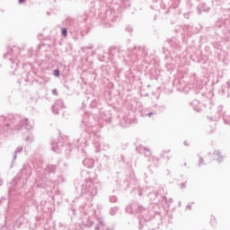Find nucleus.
Returning a JSON list of instances; mask_svg holds the SVG:
<instances>
[{"label":"nucleus","mask_w":230,"mask_h":230,"mask_svg":"<svg viewBox=\"0 0 230 230\" xmlns=\"http://www.w3.org/2000/svg\"><path fill=\"white\" fill-rule=\"evenodd\" d=\"M81 127L84 128L86 132H93V136H98V131L94 129V127H93V124L91 123V114H84Z\"/></svg>","instance_id":"obj_6"},{"label":"nucleus","mask_w":230,"mask_h":230,"mask_svg":"<svg viewBox=\"0 0 230 230\" xmlns=\"http://www.w3.org/2000/svg\"><path fill=\"white\" fill-rule=\"evenodd\" d=\"M132 53H133V55H136V57L139 56L140 53H142V55H144V57H146V55H148V53L145 49V47H135L132 49Z\"/></svg>","instance_id":"obj_16"},{"label":"nucleus","mask_w":230,"mask_h":230,"mask_svg":"<svg viewBox=\"0 0 230 230\" xmlns=\"http://www.w3.org/2000/svg\"><path fill=\"white\" fill-rule=\"evenodd\" d=\"M213 155H214V158L217 161V163H222V161H224V156L220 155L219 150H216Z\"/></svg>","instance_id":"obj_21"},{"label":"nucleus","mask_w":230,"mask_h":230,"mask_svg":"<svg viewBox=\"0 0 230 230\" xmlns=\"http://www.w3.org/2000/svg\"><path fill=\"white\" fill-rule=\"evenodd\" d=\"M127 57H128V55L127 54V51L125 50H119V58H123V60H127Z\"/></svg>","instance_id":"obj_24"},{"label":"nucleus","mask_w":230,"mask_h":230,"mask_svg":"<svg viewBox=\"0 0 230 230\" xmlns=\"http://www.w3.org/2000/svg\"><path fill=\"white\" fill-rule=\"evenodd\" d=\"M18 194H9L10 199H13V197H17Z\"/></svg>","instance_id":"obj_45"},{"label":"nucleus","mask_w":230,"mask_h":230,"mask_svg":"<svg viewBox=\"0 0 230 230\" xmlns=\"http://www.w3.org/2000/svg\"><path fill=\"white\" fill-rule=\"evenodd\" d=\"M54 76H60V70L55 69L53 72Z\"/></svg>","instance_id":"obj_36"},{"label":"nucleus","mask_w":230,"mask_h":230,"mask_svg":"<svg viewBox=\"0 0 230 230\" xmlns=\"http://www.w3.org/2000/svg\"><path fill=\"white\" fill-rule=\"evenodd\" d=\"M37 172L36 185L38 188H51V186H53V181L51 180H48V178L44 176V172H40V169L38 168Z\"/></svg>","instance_id":"obj_5"},{"label":"nucleus","mask_w":230,"mask_h":230,"mask_svg":"<svg viewBox=\"0 0 230 230\" xmlns=\"http://www.w3.org/2000/svg\"><path fill=\"white\" fill-rule=\"evenodd\" d=\"M105 228V222H103V220H100L99 224L97 225V226L95 227V230H103Z\"/></svg>","instance_id":"obj_28"},{"label":"nucleus","mask_w":230,"mask_h":230,"mask_svg":"<svg viewBox=\"0 0 230 230\" xmlns=\"http://www.w3.org/2000/svg\"><path fill=\"white\" fill-rule=\"evenodd\" d=\"M191 205L190 204H189V205H187V207H186V209H189V211H191Z\"/></svg>","instance_id":"obj_46"},{"label":"nucleus","mask_w":230,"mask_h":230,"mask_svg":"<svg viewBox=\"0 0 230 230\" xmlns=\"http://www.w3.org/2000/svg\"><path fill=\"white\" fill-rule=\"evenodd\" d=\"M161 155V157H164L163 155Z\"/></svg>","instance_id":"obj_61"},{"label":"nucleus","mask_w":230,"mask_h":230,"mask_svg":"<svg viewBox=\"0 0 230 230\" xmlns=\"http://www.w3.org/2000/svg\"><path fill=\"white\" fill-rule=\"evenodd\" d=\"M153 161H155L157 163V161H159L158 157H153Z\"/></svg>","instance_id":"obj_51"},{"label":"nucleus","mask_w":230,"mask_h":230,"mask_svg":"<svg viewBox=\"0 0 230 230\" xmlns=\"http://www.w3.org/2000/svg\"><path fill=\"white\" fill-rule=\"evenodd\" d=\"M183 145H184L185 146H190V144H188V141H184Z\"/></svg>","instance_id":"obj_50"},{"label":"nucleus","mask_w":230,"mask_h":230,"mask_svg":"<svg viewBox=\"0 0 230 230\" xmlns=\"http://www.w3.org/2000/svg\"><path fill=\"white\" fill-rule=\"evenodd\" d=\"M33 120H29L27 118L20 119L13 117V115H10L5 119V122H4L3 127L10 128V130H22L23 127L27 130H31V128H33Z\"/></svg>","instance_id":"obj_1"},{"label":"nucleus","mask_w":230,"mask_h":230,"mask_svg":"<svg viewBox=\"0 0 230 230\" xmlns=\"http://www.w3.org/2000/svg\"><path fill=\"white\" fill-rule=\"evenodd\" d=\"M190 28V25H184L183 30H188Z\"/></svg>","instance_id":"obj_49"},{"label":"nucleus","mask_w":230,"mask_h":230,"mask_svg":"<svg viewBox=\"0 0 230 230\" xmlns=\"http://www.w3.org/2000/svg\"><path fill=\"white\" fill-rule=\"evenodd\" d=\"M83 164L85 168H93L94 166V160L93 158H85L83 161Z\"/></svg>","instance_id":"obj_19"},{"label":"nucleus","mask_w":230,"mask_h":230,"mask_svg":"<svg viewBox=\"0 0 230 230\" xmlns=\"http://www.w3.org/2000/svg\"><path fill=\"white\" fill-rule=\"evenodd\" d=\"M21 152H22V146H18L15 150V152L13 153V161H15L17 159V154H21Z\"/></svg>","instance_id":"obj_27"},{"label":"nucleus","mask_w":230,"mask_h":230,"mask_svg":"<svg viewBox=\"0 0 230 230\" xmlns=\"http://www.w3.org/2000/svg\"><path fill=\"white\" fill-rule=\"evenodd\" d=\"M61 33L63 37H67V28H62Z\"/></svg>","instance_id":"obj_32"},{"label":"nucleus","mask_w":230,"mask_h":230,"mask_svg":"<svg viewBox=\"0 0 230 230\" xmlns=\"http://www.w3.org/2000/svg\"><path fill=\"white\" fill-rule=\"evenodd\" d=\"M109 148H111V146H109V145H104L103 146V150H109Z\"/></svg>","instance_id":"obj_42"},{"label":"nucleus","mask_w":230,"mask_h":230,"mask_svg":"<svg viewBox=\"0 0 230 230\" xmlns=\"http://www.w3.org/2000/svg\"><path fill=\"white\" fill-rule=\"evenodd\" d=\"M169 44L172 46V48H179L181 41H179V40L176 38H172L171 40H169Z\"/></svg>","instance_id":"obj_22"},{"label":"nucleus","mask_w":230,"mask_h":230,"mask_svg":"<svg viewBox=\"0 0 230 230\" xmlns=\"http://www.w3.org/2000/svg\"><path fill=\"white\" fill-rule=\"evenodd\" d=\"M40 166H42V164H40Z\"/></svg>","instance_id":"obj_60"},{"label":"nucleus","mask_w":230,"mask_h":230,"mask_svg":"<svg viewBox=\"0 0 230 230\" xmlns=\"http://www.w3.org/2000/svg\"><path fill=\"white\" fill-rule=\"evenodd\" d=\"M31 167L30 164H24L20 172V177L27 181L31 176Z\"/></svg>","instance_id":"obj_10"},{"label":"nucleus","mask_w":230,"mask_h":230,"mask_svg":"<svg viewBox=\"0 0 230 230\" xmlns=\"http://www.w3.org/2000/svg\"><path fill=\"white\" fill-rule=\"evenodd\" d=\"M226 117V111H224V106L219 105L217 110V115L214 117H208L210 121H218L220 118Z\"/></svg>","instance_id":"obj_11"},{"label":"nucleus","mask_w":230,"mask_h":230,"mask_svg":"<svg viewBox=\"0 0 230 230\" xmlns=\"http://www.w3.org/2000/svg\"><path fill=\"white\" fill-rule=\"evenodd\" d=\"M58 164L60 168H62V170H67V164L62 161H59Z\"/></svg>","instance_id":"obj_31"},{"label":"nucleus","mask_w":230,"mask_h":230,"mask_svg":"<svg viewBox=\"0 0 230 230\" xmlns=\"http://www.w3.org/2000/svg\"><path fill=\"white\" fill-rule=\"evenodd\" d=\"M98 190H102V184L100 182H93V180L86 177L85 183L81 187V195L87 200H93L98 195Z\"/></svg>","instance_id":"obj_2"},{"label":"nucleus","mask_w":230,"mask_h":230,"mask_svg":"<svg viewBox=\"0 0 230 230\" xmlns=\"http://www.w3.org/2000/svg\"><path fill=\"white\" fill-rule=\"evenodd\" d=\"M93 146L96 148L95 152H100V148H102V143H100V140L93 142Z\"/></svg>","instance_id":"obj_26"},{"label":"nucleus","mask_w":230,"mask_h":230,"mask_svg":"<svg viewBox=\"0 0 230 230\" xmlns=\"http://www.w3.org/2000/svg\"><path fill=\"white\" fill-rule=\"evenodd\" d=\"M96 137V135H93V132H87L84 131V133L81 136V137L76 139V146H87L89 145V140L91 139V137Z\"/></svg>","instance_id":"obj_8"},{"label":"nucleus","mask_w":230,"mask_h":230,"mask_svg":"<svg viewBox=\"0 0 230 230\" xmlns=\"http://www.w3.org/2000/svg\"><path fill=\"white\" fill-rule=\"evenodd\" d=\"M27 57H29L30 58H31L33 57V49H28Z\"/></svg>","instance_id":"obj_34"},{"label":"nucleus","mask_w":230,"mask_h":230,"mask_svg":"<svg viewBox=\"0 0 230 230\" xmlns=\"http://www.w3.org/2000/svg\"><path fill=\"white\" fill-rule=\"evenodd\" d=\"M3 185V180H1V178H0V186H2Z\"/></svg>","instance_id":"obj_56"},{"label":"nucleus","mask_w":230,"mask_h":230,"mask_svg":"<svg viewBox=\"0 0 230 230\" xmlns=\"http://www.w3.org/2000/svg\"><path fill=\"white\" fill-rule=\"evenodd\" d=\"M84 175H89V172L82 171V176H84Z\"/></svg>","instance_id":"obj_44"},{"label":"nucleus","mask_w":230,"mask_h":230,"mask_svg":"<svg viewBox=\"0 0 230 230\" xmlns=\"http://www.w3.org/2000/svg\"><path fill=\"white\" fill-rule=\"evenodd\" d=\"M110 202H118V198L116 196L110 197Z\"/></svg>","instance_id":"obj_35"},{"label":"nucleus","mask_w":230,"mask_h":230,"mask_svg":"<svg viewBox=\"0 0 230 230\" xmlns=\"http://www.w3.org/2000/svg\"><path fill=\"white\" fill-rule=\"evenodd\" d=\"M154 166L157 167V166H158V164H154Z\"/></svg>","instance_id":"obj_57"},{"label":"nucleus","mask_w":230,"mask_h":230,"mask_svg":"<svg viewBox=\"0 0 230 230\" xmlns=\"http://www.w3.org/2000/svg\"><path fill=\"white\" fill-rule=\"evenodd\" d=\"M180 188H181V190H184V188H186V182L181 183Z\"/></svg>","instance_id":"obj_41"},{"label":"nucleus","mask_w":230,"mask_h":230,"mask_svg":"<svg viewBox=\"0 0 230 230\" xmlns=\"http://www.w3.org/2000/svg\"><path fill=\"white\" fill-rule=\"evenodd\" d=\"M119 125H121V127H129L132 125V119H130L127 115H122L120 117Z\"/></svg>","instance_id":"obj_15"},{"label":"nucleus","mask_w":230,"mask_h":230,"mask_svg":"<svg viewBox=\"0 0 230 230\" xmlns=\"http://www.w3.org/2000/svg\"><path fill=\"white\" fill-rule=\"evenodd\" d=\"M181 202L180 201V202H179V206H181Z\"/></svg>","instance_id":"obj_58"},{"label":"nucleus","mask_w":230,"mask_h":230,"mask_svg":"<svg viewBox=\"0 0 230 230\" xmlns=\"http://www.w3.org/2000/svg\"><path fill=\"white\" fill-rule=\"evenodd\" d=\"M119 163H125V156L120 155V159L119 160Z\"/></svg>","instance_id":"obj_40"},{"label":"nucleus","mask_w":230,"mask_h":230,"mask_svg":"<svg viewBox=\"0 0 230 230\" xmlns=\"http://www.w3.org/2000/svg\"><path fill=\"white\" fill-rule=\"evenodd\" d=\"M56 170H57V166L53 164H49L47 166V172H49V173H55Z\"/></svg>","instance_id":"obj_25"},{"label":"nucleus","mask_w":230,"mask_h":230,"mask_svg":"<svg viewBox=\"0 0 230 230\" xmlns=\"http://www.w3.org/2000/svg\"><path fill=\"white\" fill-rule=\"evenodd\" d=\"M161 112V106L155 105V108L151 109V111L147 113H144V116L147 118H153V116H157Z\"/></svg>","instance_id":"obj_13"},{"label":"nucleus","mask_w":230,"mask_h":230,"mask_svg":"<svg viewBox=\"0 0 230 230\" xmlns=\"http://www.w3.org/2000/svg\"><path fill=\"white\" fill-rule=\"evenodd\" d=\"M100 102V99L93 94H89L86 97V100H84L82 103V109H85L87 105H89L92 109H94L98 105V102Z\"/></svg>","instance_id":"obj_9"},{"label":"nucleus","mask_w":230,"mask_h":230,"mask_svg":"<svg viewBox=\"0 0 230 230\" xmlns=\"http://www.w3.org/2000/svg\"><path fill=\"white\" fill-rule=\"evenodd\" d=\"M146 210V208L139 205L137 201H132L128 207H126L127 213H129L131 215L145 213Z\"/></svg>","instance_id":"obj_7"},{"label":"nucleus","mask_w":230,"mask_h":230,"mask_svg":"<svg viewBox=\"0 0 230 230\" xmlns=\"http://www.w3.org/2000/svg\"><path fill=\"white\" fill-rule=\"evenodd\" d=\"M17 55H21V50L17 47L9 49L8 51L4 54V58L11 62L13 69H17L19 66V59H17L19 56Z\"/></svg>","instance_id":"obj_4"},{"label":"nucleus","mask_w":230,"mask_h":230,"mask_svg":"<svg viewBox=\"0 0 230 230\" xmlns=\"http://www.w3.org/2000/svg\"><path fill=\"white\" fill-rule=\"evenodd\" d=\"M26 0H18V3L20 4H22V3H24Z\"/></svg>","instance_id":"obj_48"},{"label":"nucleus","mask_w":230,"mask_h":230,"mask_svg":"<svg viewBox=\"0 0 230 230\" xmlns=\"http://www.w3.org/2000/svg\"><path fill=\"white\" fill-rule=\"evenodd\" d=\"M148 197L151 200V202H157V197H159V192L155 191V192H151L148 194Z\"/></svg>","instance_id":"obj_23"},{"label":"nucleus","mask_w":230,"mask_h":230,"mask_svg":"<svg viewBox=\"0 0 230 230\" xmlns=\"http://www.w3.org/2000/svg\"><path fill=\"white\" fill-rule=\"evenodd\" d=\"M202 163H204V158L200 157L199 166H201Z\"/></svg>","instance_id":"obj_43"},{"label":"nucleus","mask_w":230,"mask_h":230,"mask_svg":"<svg viewBox=\"0 0 230 230\" xmlns=\"http://www.w3.org/2000/svg\"><path fill=\"white\" fill-rule=\"evenodd\" d=\"M172 156H166L167 161H170Z\"/></svg>","instance_id":"obj_55"},{"label":"nucleus","mask_w":230,"mask_h":230,"mask_svg":"<svg viewBox=\"0 0 230 230\" xmlns=\"http://www.w3.org/2000/svg\"><path fill=\"white\" fill-rule=\"evenodd\" d=\"M164 200L169 204H172L173 202V199H169V200L166 199V197H163Z\"/></svg>","instance_id":"obj_37"},{"label":"nucleus","mask_w":230,"mask_h":230,"mask_svg":"<svg viewBox=\"0 0 230 230\" xmlns=\"http://www.w3.org/2000/svg\"><path fill=\"white\" fill-rule=\"evenodd\" d=\"M97 208H98V209H102V204H98Z\"/></svg>","instance_id":"obj_52"},{"label":"nucleus","mask_w":230,"mask_h":230,"mask_svg":"<svg viewBox=\"0 0 230 230\" xmlns=\"http://www.w3.org/2000/svg\"><path fill=\"white\" fill-rule=\"evenodd\" d=\"M136 150L137 152H138V154H144L146 157H150V155H152V152L150 151V149L143 146H137Z\"/></svg>","instance_id":"obj_14"},{"label":"nucleus","mask_w":230,"mask_h":230,"mask_svg":"<svg viewBox=\"0 0 230 230\" xmlns=\"http://www.w3.org/2000/svg\"><path fill=\"white\" fill-rule=\"evenodd\" d=\"M190 105L194 111H196V112H200V111H202V107H200V102L197 100L190 102Z\"/></svg>","instance_id":"obj_18"},{"label":"nucleus","mask_w":230,"mask_h":230,"mask_svg":"<svg viewBox=\"0 0 230 230\" xmlns=\"http://www.w3.org/2000/svg\"><path fill=\"white\" fill-rule=\"evenodd\" d=\"M138 229H143V225H141V222H139Z\"/></svg>","instance_id":"obj_53"},{"label":"nucleus","mask_w":230,"mask_h":230,"mask_svg":"<svg viewBox=\"0 0 230 230\" xmlns=\"http://www.w3.org/2000/svg\"><path fill=\"white\" fill-rule=\"evenodd\" d=\"M126 31H128V33H132V31H134V29L131 26H128L126 28Z\"/></svg>","instance_id":"obj_38"},{"label":"nucleus","mask_w":230,"mask_h":230,"mask_svg":"<svg viewBox=\"0 0 230 230\" xmlns=\"http://www.w3.org/2000/svg\"><path fill=\"white\" fill-rule=\"evenodd\" d=\"M93 224H94V221H93V218L90 217L83 219V226H84V227H93Z\"/></svg>","instance_id":"obj_20"},{"label":"nucleus","mask_w":230,"mask_h":230,"mask_svg":"<svg viewBox=\"0 0 230 230\" xmlns=\"http://www.w3.org/2000/svg\"><path fill=\"white\" fill-rule=\"evenodd\" d=\"M84 49H93V46H87V47H84Z\"/></svg>","instance_id":"obj_47"},{"label":"nucleus","mask_w":230,"mask_h":230,"mask_svg":"<svg viewBox=\"0 0 230 230\" xmlns=\"http://www.w3.org/2000/svg\"><path fill=\"white\" fill-rule=\"evenodd\" d=\"M52 94H54V96H58V91L57 89H53Z\"/></svg>","instance_id":"obj_39"},{"label":"nucleus","mask_w":230,"mask_h":230,"mask_svg":"<svg viewBox=\"0 0 230 230\" xmlns=\"http://www.w3.org/2000/svg\"><path fill=\"white\" fill-rule=\"evenodd\" d=\"M186 164H186V163H184V166H186Z\"/></svg>","instance_id":"obj_59"},{"label":"nucleus","mask_w":230,"mask_h":230,"mask_svg":"<svg viewBox=\"0 0 230 230\" xmlns=\"http://www.w3.org/2000/svg\"><path fill=\"white\" fill-rule=\"evenodd\" d=\"M223 119H224L226 125H230V118L229 117H226L225 115V117H223Z\"/></svg>","instance_id":"obj_33"},{"label":"nucleus","mask_w":230,"mask_h":230,"mask_svg":"<svg viewBox=\"0 0 230 230\" xmlns=\"http://www.w3.org/2000/svg\"><path fill=\"white\" fill-rule=\"evenodd\" d=\"M109 55L112 58H119V48L113 47V48L110 49Z\"/></svg>","instance_id":"obj_17"},{"label":"nucleus","mask_w":230,"mask_h":230,"mask_svg":"<svg viewBox=\"0 0 230 230\" xmlns=\"http://www.w3.org/2000/svg\"><path fill=\"white\" fill-rule=\"evenodd\" d=\"M64 101L57 100L55 104L52 106V112L53 114H60L62 109H64Z\"/></svg>","instance_id":"obj_12"},{"label":"nucleus","mask_w":230,"mask_h":230,"mask_svg":"<svg viewBox=\"0 0 230 230\" xmlns=\"http://www.w3.org/2000/svg\"><path fill=\"white\" fill-rule=\"evenodd\" d=\"M51 148L56 154H60V152L65 151L66 155L73 150L67 139L64 138H61L58 141L52 140Z\"/></svg>","instance_id":"obj_3"},{"label":"nucleus","mask_w":230,"mask_h":230,"mask_svg":"<svg viewBox=\"0 0 230 230\" xmlns=\"http://www.w3.org/2000/svg\"><path fill=\"white\" fill-rule=\"evenodd\" d=\"M119 211L118 207H113L110 209V215H111V217H114V215H117Z\"/></svg>","instance_id":"obj_29"},{"label":"nucleus","mask_w":230,"mask_h":230,"mask_svg":"<svg viewBox=\"0 0 230 230\" xmlns=\"http://www.w3.org/2000/svg\"><path fill=\"white\" fill-rule=\"evenodd\" d=\"M26 143L31 144L33 143V135L30 134L25 138Z\"/></svg>","instance_id":"obj_30"},{"label":"nucleus","mask_w":230,"mask_h":230,"mask_svg":"<svg viewBox=\"0 0 230 230\" xmlns=\"http://www.w3.org/2000/svg\"><path fill=\"white\" fill-rule=\"evenodd\" d=\"M116 21H118V17L113 18L112 22H115Z\"/></svg>","instance_id":"obj_54"}]
</instances>
